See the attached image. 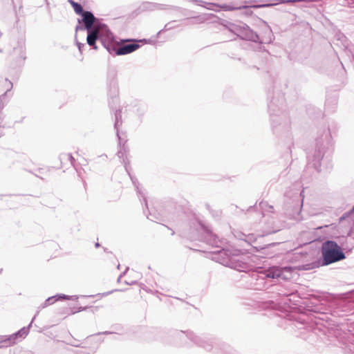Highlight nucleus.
<instances>
[{
	"label": "nucleus",
	"instance_id": "nucleus-1",
	"mask_svg": "<svg viewBox=\"0 0 354 354\" xmlns=\"http://www.w3.org/2000/svg\"><path fill=\"white\" fill-rule=\"evenodd\" d=\"M77 19V25L75 31L86 30V43L93 49L97 50V41L102 43L107 34H110L108 26L102 23L100 19L95 17L91 11L86 10Z\"/></svg>",
	"mask_w": 354,
	"mask_h": 354
},
{
	"label": "nucleus",
	"instance_id": "nucleus-2",
	"mask_svg": "<svg viewBox=\"0 0 354 354\" xmlns=\"http://www.w3.org/2000/svg\"><path fill=\"white\" fill-rule=\"evenodd\" d=\"M140 42L145 44L147 40L145 39H120L118 41L116 37L110 30V34H107L102 39L101 44L110 55L116 56L125 55L136 51L140 47Z\"/></svg>",
	"mask_w": 354,
	"mask_h": 354
},
{
	"label": "nucleus",
	"instance_id": "nucleus-3",
	"mask_svg": "<svg viewBox=\"0 0 354 354\" xmlns=\"http://www.w3.org/2000/svg\"><path fill=\"white\" fill-rule=\"evenodd\" d=\"M322 252L325 265L345 259L341 248L333 241H327L323 243Z\"/></svg>",
	"mask_w": 354,
	"mask_h": 354
},
{
	"label": "nucleus",
	"instance_id": "nucleus-4",
	"mask_svg": "<svg viewBox=\"0 0 354 354\" xmlns=\"http://www.w3.org/2000/svg\"><path fill=\"white\" fill-rule=\"evenodd\" d=\"M125 170L127 173L128 174L135 189L136 191V193L140 198V200L141 201L142 199L143 202L145 203V207H143V212L146 215L147 219L154 221L155 216L151 213V212L149 209L148 202L147 200L146 194L144 192V191L140 188L139 185L140 183L136 178V176H133L131 174V167L130 165H129L127 163H125Z\"/></svg>",
	"mask_w": 354,
	"mask_h": 354
},
{
	"label": "nucleus",
	"instance_id": "nucleus-5",
	"mask_svg": "<svg viewBox=\"0 0 354 354\" xmlns=\"http://www.w3.org/2000/svg\"><path fill=\"white\" fill-rule=\"evenodd\" d=\"M232 31L243 39L254 40L257 35L246 25L234 26Z\"/></svg>",
	"mask_w": 354,
	"mask_h": 354
},
{
	"label": "nucleus",
	"instance_id": "nucleus-6",
	"mask_svg": "<svg viewBox=\"0 0 354 354\" xmlns=\"http://www.w3.org/2000/svg\"><path fill=\"white\" fill-rule=\"evenodd\" d=\"M118 92L117 81L113 78L110 82L108 88V96L111 98V100H109V106L112 107L113 105L117 102Z\"/></svg>",
	"mask_w": 354,
	"mask_h": 354
},
{
	"label": "nucleus",
	"instance_id": "nucleus-7",
	"mask_svg": "<svg viewBox=\"0 0 354 354\" xmlns=\"http://www.w3.org/2000/svg\"><path fill=\"white\" fill-rule=\"evenodd\" d=\"M290 268L285 267L283 268H279L277 267H272L267 271L266 277L269 278H279L281 276L283 270H289Z\"/></svg>",
	"mask_w": 354,
	"mask_h": 354
},
{
	"label": "nucleus",
	"instance_id": "nucleus-8",
	"mask_svg": "<svg viewBox=\"0 0 354 354\" xmlns=\"http://www.w3.org/2000/svg\"><path fill=\"white\" fill-rule=\"evenodd\" d=\"M122 124V111L116 109L115 111V123L114 128L116 130L117 137L120 140V144L121 145V137L120 136L119 127Z\"/></svg>",
	"mask_w": 354,
	"mask_h": 354
},
{
	"label": "nucleus",
	"instance_id": "nucleus-9",
	"mask_svg": "<svg viewBox=\"0 0 354 354\" xmlns=\"http://www.w3.org/2000/svg\"><path fill=\"white\" fill-rule=\"evenodd\" d=\"M122 142L123 141L121 139V145L119 143L120 150L118 151L117 155L119 158L122 159L124 167H125V163H127L129 165H130V162L127 159V156L126 154V147L124 146L126 141H124V143H122Z\"/></svg>",
	"mask_w": 354,
	"mask_h": 354
},
{
	"label": "nucleus",
	"instance_id": "nucleus-10",
	"mask_svg": "<svg viewBox=\"0 0 354 354\" xmlns=\"http://www.w3.org/2000/svg\"><path fill=\"white\" fill-rule=\"evenodd\" d=\"M68 2L71 5L75 12L77 15H80L81 14H82L83 12H84L86 11L80 3H77L73 0H68Z\"/></svg>",
	"mask_w": 354,
	"mask_h": 354
},
{
	"label": "nucleus",
	"instance_id": "nucleus-11",
	"mask_svg": "<svg viewBox=\"0 0 354 354\" xmlns=\"http://www.w3.org/2000/svg\"><path fill=\"white\" fill-rule=\"evenodd\" d=\"M38 315H39V310L37 311L36 314L32 319L30 323L27 326H24V327L21 328L20 330H19L20 331L21 334L22 335V336L24 337V338H25L28 335L30 328L32 326V324L34 320L35 319L36 317Z\"/></svg>",
	"mask_w": 354,
	"mask_h": 354
},
{
	"label": "nucleus",
	"instance_id": "nucleus-12",
	"mask_svg": "<svg viewBox=\"0 0 354 354\" xmlns=\"http://www.w3.org/2000/svg\"><path fill=\"white\" fill-rule=\"evenodd\" d=\"M12 345L15 344L19 340L24 339L20 331L18 330L16 333L9 335Z\"/></svg>",
	"mask_w": 354,
	"mask_h": 354
},
{
	"label": "nucleus",
	"instance_id": "nucleus-13",
	"mask_svg": "<svg viewBox=\"0 0 354 354\" xmlns=\"http://www.w3.org/2000/svg\"><path fill=\"white\" fill-rule=\"evenodd\" d=\"M0 343L5 348L12 346L9 335H0Z\"/></svg>",
	"mask_w": 354,
	"mask_h": 354
},
{
	"label": "nucleus",
	"instance_id": "nucleus-14",
	"mask_svg": "<svg viewBox=\"0 0 354 354\" xmlns=\"http://www.w3.org/2000/svg\"><path fill=\"white\" fill-rule=\"evenodd\" d=\"M54 303H55V301L53 300V297L51 296V297H48L45 301L38 308V310H40L41 309H43L44 308H46L47 306H50L52 304H53Z\"/></svg>",
	"mask_w": 354,
	"mask_h": 354
},
{
	"label": "nucleus",
	"instance_id": "nucleus-15",
	"mask_svg": "<svg viewBox=\"0 0 354 354\" xmlns=\"http://www.w3.org/2000/svg\"><path fill=\"white\" fill-rule=\"evenodd\" d=\"M8 102L7 92L0 95V109H3Z\"/></svg>",
	"mask_w": 354,
	"mask_h": 354
},
{
	"label": "nucleus",
	"instance_id": "nucleus-16",
	"mask_svg": "<svg viewBox=\"0 0 354 354\" xmlns=\"http://www.w3.org/2000/svg\"><path fill=\"white\" fill-rule=\"evenodd\" d=\"M260 205H261V209L264 211H269V212H272L273 210V207L272 205H270L266 202H261L260 203Z\"/></svg>",
	"mask_w": 354,
	"mask_h": 354
},
{
	"label": "nucleus",
	"instance_id": "nucleus-17",
	"mask_svg": "<svg viewBox=\"0 0 354 354\" xmlns=\"http://www.w3.org/2000/svg\"><path fill=\"white\" fill-rule=\"evenodd\" d=\"M4 87L6 88V91L5 92H7L8 94V92L10 91L13 87L12 82L6 78L5 80Z\"/></svg>",
	"mask_w": 354,
	"mask_h": 354
},
{
	"label": "nucleus",
	"instance_id": "nucleus-18",
	"mask_svg": "<svg viewBox=\"0 0 354 354\" xmlns=\"http://www.w3.org/2000/svg\"><path fill=\"white\" fill-rule=\"evenodd\" d=\"M68 153H61L59 155V159L60 160L62 167H64V165H65L66 162H68V157H64V156H68Z\"/></svg>",
	"mask_w": 354,
	"mask_h": 354
},
{
	"label": "nucleus",
	"instance_id": "nucleus-19",
	"mask_svg": "<svg viewBox=\"0 0 354 354\" xmlns=\"http://www.w3.org/2000/svg\"><path fill=\"white\" fill-rule=\"evenodd\" d=\"M53 297V300L56 302L60 300L65 299V298L68 297V295L65 294H57L55 295L52 296Z\"/></svg>",
	"mask_w": 354,
	"mask_h": 354
},
{
	"label": "nucleus",
	"instance_id": "nucleus-20",
	"mask_svg": "<svg viewBox=\"0 0 354 354\" xmlns=\"http://www.w3.org/2000/svg\"><path fill=\"white\" fill-rule=\"evenodd\" d=\"M88 308V306H85V307L80 306L78 308L74 307V308H71L70 314L73 315L76 313L84 311V310H86Z\"/></svg>",
	"mask_w": 354,
	"mask_h": 354
},
{
	"label": "nucleus",
	"instance_id": "nucleus-21",
	"mask_svg": "<svg viewBox=\"0 0 354 354\" xmlns=\"http://www.w3.org/2000/svg\"><path fill=\"white\" fill-rule=\"evenodd\" d=\"M64 157H68V160L70 165L72 166L74 165V162H75V160L71 153H68V156H64Z\"/></svg>",
	"mask_w": 354,
	"mask_h": 354
},
{
	"label": "nucleus",
	"instance_id": "nucleus-22",
	"mask_svg": "<svg viewBox=\"0 0 354 354\" xmlns=\"http://www.w3.org/2000/svg\"><path fill=\"white\" fill-rule=\"evenodd\" d=\"M206 4H207V6H205L206 8H207L209 10H216V11L218 10L217 9H215L213 8L214 6L218 7V5L214 4V3H207Z\"/></svg>",
	"mask_w": 354,
	"mask_h": 354
},
{
	"label": "nucleus",
	"instance_id": "nucleus-23",
	"mask_svg": "<svg viewBox=\"0 0 354 354\" xmlns=\"http://www.w3.org/2000/svg\"><path fill=\"white\" fill-rule=\"evenodd\" d=\"M76 45H77V46L78 48L79 51L82 53V49L85 46V44L77 41H76Z\"/></svg>",
	"mask_w": 354,
	"mask_h": 354
},
{
	"label": "nucleus",
	"instance_id": "nucleus-24",
	"mask_svg": "<svg viewBox=\"0 0 354 354\" xmlns=\"http://www.w3.org/2000/svg\"><path fill=\"white\" fill-rule=\"evenodd\" d=\"M221 8L225 10H234L235 8H233V7H231L230 6H227L226 4H224L223 6H220Z\"/></svg>",
	"mask_w": 354,
	"mask_h": 354
},
{
	"label": "nucleus",
	"instance_id": "nucleus-25",
	"mask_svg": "<svg viewBox=\"0 0 354 354\" xmlns=\"http://www.w3.org/2000/svg\"><path fill=\"white\" fill-rule=\"evenodd\" d=\"M147 6V8L152 9L153 8L154 5H153V3H145L142 5L143 8H145Z\"/></svg>",
	"mask_w": 354,
	"mask_h": 354
},
{
	"label": "nucleus",
	"instance_id": "nucleus-26",
	"mask_svg": "<svg viewBox=\"0 0 354 354\" xmlns=\"http://www.w3.org/2000/svg\"><path fill=\"white\" fill-rule=\"evenodd\" d=\"M78 298V297L77 295H72V296H68V297L67 298H65L66 300H75Z\"/></svg>",
	"mask_w": 354,
	"mask_h": 354
},
{
	"label": "nucleus",
	"instance_id": "nucleus-27",
	"mask_svg": "<svg viewBox=\"0 0 354 354\" xmlns=\"http://www.w3.org/2000/svg\"><path fill=\"white\" fill-rule=\"evenodd\" d=\"M112 333L111 332H109V331H104V332H102V333H96L95 335H101V334H103V335H106V334H111Z\"/></svg>",
	"mask_w": 354,
	"mask_h": 354
},
{
	"label": "nucleus",
	"instance_id": "nucleus-28",
	"mask_svg": "<svg viewBox=\"0 0 354 354\" xmlns=\"http://www.w3.org/2000/svg\"><path fill=\"white\" fill-rule=\"evenodd\" d=\"M273 4H268V5H263V6H255L256 8H260V7H263V6H272Z\"/></svg>",
	"mask_w": 354,
	"mask_h": 354
},
{
	"label": "nucleus",
	"instance_id": "nucleus-29",
	"mask_svg": "<svg viewBox=\"0 0 354 354\" xmlns=\"http://www.w3.org/2000/svg\"><path fill=\"white\" fill-rule=\"evenodd\" d=\"M128 269H129V268H127L125 270V271H124V272L121 274H122V277L126 274V272H127V270H128Z\"/></svg>",
	"mask_w": 354,
	"mask_h": 354
},
{
	"label": "nucleus",
	"instance_id": "nucleus-30",
	"mask_svg": "<svg viewBox=\"0 0 354 354\" xmlns=\"http://www.w3.org/2000/svg\"><path fill=\"white\" fill-rule=\"evenodd\" d=\"M95 248H99V247H100V244L97 242V243H96L95 244Z\"/></svg>",
	"mask_w": 354,
	"mask_h": 354
},
{
	"label": "nucleus",
	"instance_id": "nucleus-31",
	"mask_svg": "<svg viewBox=\"0 0 354 354\" xmlns=\"http://www.w3.org/2000/svg\"><path fill=\"white\" fill-rule=\"evenodd\" d=\"M104 251L106 253H109L110 252L109 251V250L106 248H104Z\"/></svg>",
	"mask_w": 354,
	"mask_h": 354
},
{
	"label": "nucleus",
	"instance_id": "nucleus-32",
	"mask_svg": "<svg viewBox=\"0 0 354 354\" xmlns=\"http://www.w3.org/2000/svg\"><path fill=\"white\" fill-rule=\"evenodd\" d=\"M122 278V274H120L118 279V281L120 282V279Z\"/></svg>",
	"mask_w": 354,
	"mask_h": 354
},
{
	"label": "nucleus",
	"instance_id": "nucleus-33",
	"mask_svg": "<svg viewBox=\"0 0 354 354\" xmlns=\"http://www.w3.org/2000/svg\"><path fill=\"white\" fill-rule=\"evenodd\" d=\"M80 1H82L84 3L87 1V0H80Z\"/></svg>",
	"mask_w": 354,
	"mask_h": 354
},
{
	"label": "nucleus",
	"instance_id": "nucleus-34",
	"mask_svg": "<svg viewBox=\"0 0 354 354\" xmlns=\"http://www.w3.org/2000/svg\"><path fill=\"white\" fill-rule=\"evenodd\" d=\"M354 212V206H353V209L351 210V213Z\"/></svg>",
	"mask_w": 354,
	"mask_h": 354
},
{
	"label": "nucleus",
	"instance_id": "nucleus-35",
	"mask_svg": "<svg viewBox=\"0 0 354 354\" xmlns=\"http://www.w3.org/2000/svg\"><path fill=\"white\" fill-rule=\"evenodd\" d=\"M1 36V32H0V37Z\"/></svg>",
	"mask_w": 354,
	"mask_h": 354
},
{
	"label": "nucleus",
	"instance_id": "nucleus-36",
	"mask_svg": "<svg viewBox=\"0 0 354 354\" xmlns=\"http://www.w3.org/2000/svg\"><path fill=\"white\" fill-rule=\"evenodd\" d=\"M1 136V134H0V137Z\"/></svg>",
	"mask_w": 354,
	"mask_h": 354
}]
</instances>
